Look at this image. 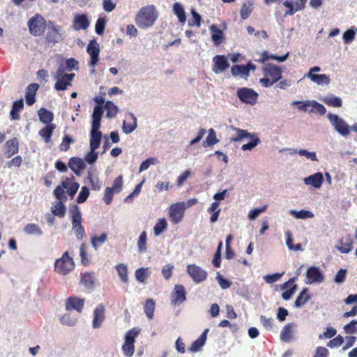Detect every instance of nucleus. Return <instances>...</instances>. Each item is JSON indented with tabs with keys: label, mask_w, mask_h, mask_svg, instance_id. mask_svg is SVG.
<instances>
[{
	"label": "nucleus",
	"mask_w": 357,
	"mask_h": 357,
	"mask_svg": "<svg viewBox=\"0 0 357 357\" xmlns=\"http://www.w3.org/2000/svg\"><path fill=\"white\" fill-rule=\"evenodd\" d=\"M151 273L149 268H139L135 271V276L138 282L144 283L145 280L151 275Z\"/></svg>",
	"instance_id": "nucleus-40"
},
{
	"label": "nucleus",
	"mask_w": 357,
	"mask_h": 357,
	"mask_svg": "<svg viewBox=\"0 0 357 357\" xmlns=\"http://www.w3.org/2000/svg\"><path fill=\"white\" fill-rule=\"evenodd\" d=\"M84 305V299L77 297H69L66 301V310L68 311L75 310L78 313L82 312Z\"/></svg>",
	"instance_id": "nucleus-17"
},
{
	"label": "nucleus",
	"mask_w": 357,
	"mask_h": 357,
	"mask_svg": "<svg viewBox=\"0 0 357 357\" xmlns=\"http://www.w3.org/2000/svg\"><path fill=\"white\" fill-rule=\"evenodd\" d=\"M335 248L344 254L349 253L352 250V240L348 237L345 241L342 238L338 241Z\"/></svg>",
	"instance_id": "nucleus-36"
},
{
	"label": "nucleus",
	"mask_w": 357,
	"mask_h": 357,
	"mask_svg": "<svg viewBox=\"0 0 357 357\" xmlns=\"http://www.w3.org/2000/svg\"><path fill=\"white\" fill-rule=\"evenodd\" d=\"M38 88L39 85L36 83H32L27 86L25 99L28 105L31 106L36 102V95Z\"/></svg>",
	"instance_id": "nucleus-25"
},
{
	"label": "nucleus",
	"mask_w": 357,
	"mask_h": 357,
	"mask_svg": "<svg viewBox=\"0 0 357 357\" xmlns=\"http://www.w3.org/2000/svg\"><path fill=\"white\" fill-rule=\"evenodd\" d=\"M327 118L336 132L342 137H347L351 132V126L339 115L329 112Z\"/></svg>",
	"instance_id": "nucleus-5"
},
{
	"label": "nucleus",
	"mask_w": 357,
	"mask_h": 357,
	"mask_svg": "<svg viewBox=\"0 0 357 357\" xmlns=\"http://www.w3.org/2000/svg\"><path fill=\"white\" fill-rule=\"evenodd\" d=\"M208 331L209 329L206 328L201 335L191 344L188 348V351L190 353H196L202 350L203 347L206 344Z\"/></svg>",
	"instance_id": "nucleus-18"
},
{
	"label": "nucleus",
	"mask_w": 357,
	"mask_h": 357,
	"mask_svg": "<svg viewBox=\"0 0 357 357\" xmlns=\"http://www.w3.org/2000/svg\"><path fill=\"white\" fill-rule=\"evenodd\" d=\"M64 37L65 31L62 26L54 25V24L50 21L47 25V32L46 34L47 42L54 45L63 40Z\"/></svg>",
	"instance_id": "nucleus-7"
},
{
	"label": "nucleus",
	"mask_w": 357,
	"mask_h": 357,
	"mask_svg": "<svg viewBox=\"0 0 357 357\" xmlns=\"http://www.w3.org/2000/svg\"><path fill=\"white\" fill-rule=\"evenodd\" d=\"M187 272L192 280L197 283L204 282L208 276L207 272L196 264H190L187 266Z\"/></svg>",
	"instance_id": "nucleus-10"
},
{
	"label": "nucleus",
	"mask_w": 357,
	"mask_h": 357,
	"mask_svg": "<svg viewBox=\"0 0 357 357\" xmlns=\"http://www.w3.org/2000/svg\"><path fill=\"white\" fill-rule=\"evenodd\" d=\"M68 167L77 175H81V171L86 168L84 160L79 157H72L68 161Z\"/></svg>",
	"instance_id": "nucleus-20"
},
{
	"label": "nucleus",
	"mask_w": 357,
	"mask_h": 357,
	"mask_svg": "<svg viewBox=\"0 0 357 357\" xmlns=\"http://www.w3.org/2000/svg\"><path fill=\"white\" fill-rule=\"evenodd\" d=\"M306 284L321 283L324 280V275L319 268L311 266L306 271Z\"/></svg>",
	"instance_id": "nucleus-12"
},
{
	"label": "nucleus",
	"mask_w": 357,
	"mask_h": 357,
	"mask_svg": "<svg viewBox=\"0 0 357 357\" xmlns=\"http://www.w3.org/2000/svg\"><path fill=\"white\" fill-rule=\"evenodd\" d=\"M70 214L72 220V229L76 238L81 241L85 236V230L82 225V213L79 206L74 204L70 209Z\"/></svg>",
	"instance_id": "nucleus-3"
},
{
	"label": "nucleus",
	"mask_w": 357,
	"mask_h": 357,
	"mask_svg": "<svg viewBox=\"0 0 357 357\" xmlns=\"http://www.w3.org/2000/svg\"><path fill=\"white\" fill-rule=\"evenodd\" d=\"M107 235L106 233H102L100 236H93L91 238L92 246L97 249L99 246L102 245L107 240Z\"/></svg>",
	"instance_id": "nucleus-61"
},
{
	"label": "nucleus",
	"mask_w": 357,
	"mask_h": 357,
	"mask_svg": "<svg viewBox=\"0 0 357 357\" xmlns=\"http://www.w3.org/2000/svg\"><path fill=\"white\" fill-rule=\"evenodd\" d=\"M311 295L309 294L308 289L304 288L296 298L294 306L297 308L302 307L307 303L311 298Z\"/></svg>",
	"instance_id": "nucleus-32"
},
{
	"label": "nucleus",
	"mask_w": 357,
	"mask_h": 357,
	"mask_svg": "<svg viewBox=\"0 0 357 357\" xmlns=\"http://www.w3.org/2000/svg\"><path fill=\"white\" fill-rule=\"evenodd\" d=\"M96 149H95L90 148V151L85 155L84 158L83 159L84 162L86 161L90 165H92L96 162L98 157V153L96 151Z\"/></svg>",
	"instance_id": "nucleus-60"
},
{
	"label": "nucleus",
	"mask_w": 357,
	"mask_h": 357,
	"mask_svg": "<svg viewBox=\"0 0 357 357\" xmlns=\"http://www.w3.org/2000/svg\"><path fill=\"white\" fill-rule=\"evenodd\" d=\"M59 320L63 325L67 326H74L76 325L77 321V319L72 317L70 313H66L61 316Z\"/></svg>",
	"instance_id": "nucleus-53"
},
{
	"label": "nucleus",
	"mask_w": 357,
	"mask_h": 357,
	"mask_svg": "<svg viewBox=\"0 0 357 357\" xmlns=\"http://www.w3.org/2000/svg\"><path fill=\"white\" fill-rule=\"evenodd\" d=\"M185 211L184 202L170 205L169 214L174 224H178L183 220Z\"/></svg>",
	"instance_id": "nucleus-11"
},
{
	"label": "nucleus",
	"mask_w": 357,
	"mask_h": 357,
	"mask_svg": "<svg viewBox=\"0 0 357 357\" xmlns=\"http://www.w3.org/2000/svg\"><path fill=\"white\" fill-rule=\"evenodd\" d=\"M24 100L22 98L15 101L10 111V118L12 120H18L20 119L19 112L24 108Z\"/></svg>",
	"instance_id": "nucleus-35"
},
{
	"label": "nucleus",
	"mask_w": 357,
	"mask_h": 357,
	"mask_svg": "<svg viewBox=\"0 0 357 357\" xmlns=\"http://www.w3.org/2000/svg\"><path fill=\"white\" fill-rule=\"evenodd\" d=\"M56 80L54 84L55 90L59 91H65L68 89L69 86L71 85L70 83L66 81V79L63 77L61 78L55 79Z\"/></svg>",
	"instance_id": "nucleus-59"
},
{
	"label": "nucleus",
	"mask_w": 357,
	"mask_h": 357,
	"mask_svg": "<svg viewBox=\"0 0 357 357\" xmlns=\"http://www.w3.org/2000/svg\"><path fill=\"white\" fill-rule=\"evenodd\" d=\"M310 101L307 100H295L291 102V105H297L298 110L302 112H307L310 109Z\"/></svg>",
	"instance_id": "nucleus-64"
},
{
	"label": "nucleus",
	"mask_w": 357,
	"mask_h": 357,
	"mask_svg": "<svg viewBox=\"0 0 357 357\" xmlns=\"http://www.w3.org/2000/svg\"><path fill=\"white\" fill-rule=\"evenodd\" d=\"M191 14H192V20H190L188 21V26H196L197 27H199L201 25V21H202V17L201 15L195 11V9L191 10Z\"/></svg>",
	"instance_id": "nucleus-57"
},
{
	"label": "nucleus",
	"mask_w": 357,
	"mask_h": 357,
	"mask_svg": "<svg viewBox=\"0 0 357 357\" xmlns=\"http://www.w3.org/2000/svg\"><path fill=\"white\" fill-rule=\"evenodd\" d=\"M229 128L235 132V134L231 137L230 142H241L251 136V132H248L247 130L243 129L236 128L234 126H230Z\"/></svg>",
	"instance_id": "nucleus-26"
},
{
	"label": "nucleus",
	"mask_w": 357,
	"mask_h": 357,
	"mask_svg": "<svg viewBox=\"0 0 357 357\" xmlns=\"http://www.w3.org/2000/svg\"><path fill=\"white\" fill-rule=\"evenodd\" d=\"M252 3L249 2V3H244L241 8V18L245 20H246L247 18H248V17L250 16V15L251 14L252 10H253V7H252Z\"/></svg>",
	"instance_id": "nucleus-56"
},
{
	"label": "nucleus",
	"mask_w": 357,
	"mask_h": 357,
	"mask_svg": "<svg viewBox=\"0 0 357 357\" xmlns=\"http://www.w3.org/2000/svg\"><path fill=\"white\" fill-rule=\"evenodd\" d=\"M66 210V206L61 201L54 203L51 207L52 213L59 218H63L65 216Z\"/></svg>",
	"instance_id": "nucleus-42"
},
{
	"label": "nucleus",
	"mask_w": 357,
	"mask_h": 357,
	"mask_svg": "<svg viewBox=\"0 0 357 357\" xmlns=\"http://www.w3.org/2000/svg\"><path fill=\"white\" fill-rule=\"evenodd\" d=\"M92 326L93 328H99L105 319V307L100 303L93 310Z\"/></svg>",
	"instance_id": "nucleus-14"
},
{
	"label": "nucleus",
	"mask_w": 357,
	"mask_h": 357,
	"mask_svg": "<svg viewBox=\"0 0 357 357\" xmlns=\"http://www.w3.org/2000/svg\"><path fill=\"white\" fill-rule=\"evenodd\" d=\"M172 11L178 17V21L184 24L186 21V15L183 5L179 2H176L173 5Z\"/></svg>",
	"instance_id": "nucleus-37"
},
{
	"label": "nucleus",
	"mask_w": 357,
	"mask_h": 357,
	"mask_svg": "<svg viewBox=\"0 0 357 357\" xmlns=\"http://www.w3.org/2000/svg\"><path fill=\"white\" fill-rule=\"evenodd\" d=\"M186 300V291L182 284H176L172 293L171 301L174 305L181 304Z\"/></svg>",
	"instance_id": "nucleus-13"
},
{
	"label": "nucleus",
	"mask_w": 357,
	"mask_h": 357,
	"mask_svg": "<svg viewBox=\"0 0 357 357\" xmlns=\"http://www.w3.org/2000/svg\"><path fill=\"white\" fill-rule=\"evenodd\" d=\"M282 3L287 8L284 14V17L294 15L296 13L302 10L296 1L284 0L282 1Z\"/></svg>",
	"instance_id": "nucleus-29"
},
{
	"label": "nucleus",
	"mask_w": 357,
	"mask_h": 357,
	"mask_svg": "<svg viewBox=\"0 0 357 357\" xmlns=\"http://www.w3.org/2000/svg\"><path fill=\"white\" fill-rule=\"evenodd\" d=\"M304 183L307 185H310L314 188H320L324 183V176L322 173L317 172L304 178Z\"/></svg>",
	"instance_id": "nucleus-23"
},
{
	"label": "nucleus",
	"mask_w": 357,
	"mask_h": 357,
	"mask_svg": "<svg viewBox=\"0 0 357 357\" xmlns=\"http://www.w3.org/2000/svg\"><path fill=\"white\" fill-rule=\"evenodd\" d=\"M45 20L40 14H36L29 19L28 26L29 32L34 36H40L43 35L45 27Z\"/></svg>",
	"instance_id": "nucleus-8"
},
{
	"label": "nucleus",
	"mask_w": 357,
	"mask_h": 357,
	"mask_svg": "<svg viewBox=\"0 0 357 357\" xmlns=\"http://www.w3.org/2000/svg\"><path fill=\"white\" fill-rule=\"evenodd\" d=\"M289 214L293 215L296 219H307L314 217V214L312 211L304 209L301 211L291 209L289 211Z\"/></svg>",
	"instance_id": "nucleus-46"
},
{
	"label": "nucleus",
	"mask_w": 357,
	"mask_h": 357,
	"mask_svg": "<svg viewBox=\"0 0 357 357\" xmlns=\"http://www.w3.org/2000/svg\"><path fill=\"white\" fill-rule=\"evenodd\" d=\"M90 22L85 14H77L73 20V28L74 30H85L89 26Z\"/></svg>",
	"instance_id": "nucleus-21"
},
{
	"label": "nucleus",
	"mask_w": 357,
	"mask_h": 357,
	"mask_svg": "<svg viewBox=\"0 0 357 357\" xmlns=\"http://www.w3.org/2000/svg\"><path fill=\"white\" fill-rule=\"evenodd\" d=\"M159 161L156 158H149L140 164L139 172L141 173L148 169L151 165H155Z\"/></svg>",
	"instance_id": "nucleus-55"
},
{
	"label": "nucleus",
	"mask_w": 357,
	"mask_h": 357,
	"mask_svg": "<svg viewBox=\"0 0 357 357\" xmlns=\"http://www.w3.org/2000/svg\"><path fill=\"white\" fill-rule=\"evenodd\" d=\"M56 128L55 124L47 125L45 128H42L39 131V135L44 139L46 143H49L51 141V137L54 130Z\"/></svg>",
	"instance_id": "nucleus-38"
},
{
	"label": "nucleus",
	"mask_w": 357,
	"mask_h": 357,
	"mask_svg": "<svg viewBox=\"0 0 357 357\" xmlns=\"http://www.w3.org/2000/svg\"><path fill=\"white\" fill-rule=\"evenodd\" d=\"M128 116L132 120V123H127L126 121H123L122 130L126 134L132 132L137 127V120L135 114L132 112L128 113Z\"/></svg>",
	"instance_id": "nucleus-31"
},
{
	"label": "nucleus",
	"mask_w": 357,
	"mask_h": 357,
	"mask_svg": "<svg viewBox=\"0 0 357 357\" xmlns=\"http://www.w3.org/2000/svg\"><path fill=\"white\" fill-rule=\"evenodd\" d=\"M102 132L99 130H91L89 146L91 149H98L101 143Z\"/></svg>",
	"instance_id": "nucleus-28"
},
{
	"label": "nucleus",
	"mask_w": 357,
	"mask_h": 357,
	"mask_svg": "<svg viewBox=\"0 0 357 357\" xmlns=\"http://www.w3.org/2000/svg\"><path fill=\"white\" fill-rule=\"evenodd\" d=\"M19 143L16 138H13L7 141L6 147L7 150L6 151V155L7 158H10L14 154L18 152Z\"/></svg>",
	"instance_id": "nucleus-39"
},
{
	"label": "nucleus",
	"mask_w": 357,
	"mask_h": 357,
	"mask_svg": "<svg viewBox=\"0 0 357 357\" xmlns=\"http://www.w3.org/2000/svg\"><path fill=\"white\" fill-rule=\"evenodd\" d=\"M80 283L87 289L93 290L96 287L98 280L94 273L86 272L82 274Z\"/></svg>",
	"instance_id": "nucleus-19"
},
{
	"label": "nucleus",
	"mask_w": 357,
	"mask_h": 357,
	"mask_svg": "<svg viewBox=\"0 0 357 357\" xmlns=\"http://www.w3.org/2000/svg\"><path fill=\"white\" fill-rule=\"evenodd\" d=\"M280 153L282 152H289L290 155H294L298 153L300 156H305L307 159L312 160V161H318L317 154L314 151H308L305 149H300L297 151L295 149H290V148H284L280 150Z\"/></svg>",
	"instance_id": "nucleus-22"
},
{
	"label": "nucleus",
	"mask_w": 357,
	"mask_h": 357,
	"mask_svg": "<svg viewBox=\"0 0 357 357\" xmlns=\"http://www.w3.org/2000/svg\"><path fill=\"white\" fill-rule=\"evenodd\" d=\"M213 71L215 74L224 72L229 66V62L224 55H216L213 58Z\"/></svg>",
	"instance_id": "nucleus-16"
},
{
	"label": "nucleus",
	"mask_w": 357,
	"mask_h": 357,
	"mask_svg": "<svg viewBox=\"0 0 357 357\" xmlns=\"http://www.w3.org/2000/svg\"><path fill=\"white\" fill-rule=\"evenodd\" d=\"M158 17V13L153 6L142 7L136 15L135 22L140 29L152 26Z\"/></svg>",
	"instance_id": "nucleus-1"
},
{
	"label": "nucleus",
	"mask_w": 357,
	"mask_h": 357,
	"mask_svg": "<svg viewBox=\"0 0 357 357\" xmlns=\"http://www.w3.org/2000/svg\"><path fill=\"white\" fill-rule=\"evenodd\" d=\"M211 33V40L215 45H219L224 39V34L222 30L218 28L215 24H212L209 27Z\"/></svg>",
	"instance_id": "nucleus-30"
},
{
	"label": "nucleus",
	"mask_w": 357,
	"mask_h": 357,
	"mask_svg": "<svg viewBox=\"0 0 357 357\" xmlns=\"http://www.w3.org/2000/svg\"><path fill=\"white\" fill-rule=\"evenodd\" d=\"M75 268V262L69 256L68 252H65L62 257L54 261V271L61 275H66Z\"/></svg>",
	"instance_id": "nucleus-4"
},
{
	"label": "nucleus",
	"mask_w": 357,
	"mask_h": 357,
	"mask_svg": "<svg viewBox=\"0 0 357 357\" xmlns=\"http://www.w3.org/2000/svg\"><path fill=\"white\" fill-rule=\"evenodd\" d=\"M86 52L91 56L90 66L94 67L99 60L100 53L99 44L95 39L89 42L86 48Z\"/></svg>",
	"instance_id": "nucleus-15"
},
{
	"label": "nucleus",
	"mask_w": 357,
	"mask_h": 357,
	"mask_svg": "<svg viewBox=\"0 0 357 357\" xmlns=\"http://www.w3.org/2000/svg\"><path fill=\"white\" fill-rule=\"evenodd\" d=\"M38 114L40 121L46 125L52 124V122L54 119V114L52 112L43 107L38 111Z\"/></svg>",
	"instance_id": "nucleus-34"
},
{
	"label": "nucleus",
	"mask_w": 357,
	"mask_h": 357,
	"mask_svg": "<svg viewBox=\"0 0 357 357\" xmlns=\"http://www.w3.org/2000/svg\"><path fill=\"white\" fill-rule=\"evenodd\" d=\"M250 140L248 143L243 144L241 146L243 151H251L261 143L260 139L257 137V134L251 133V136L248 137Z\"/></svg>",
	"instance_id": "nucleus-43"
},
{
	"label": "nucleus",
	"mask_w": 357,
	"mask_h": 357,
	"mask_svg": "<svg viewBox=\"0 0 357 357\" xmlns=\"http://www.w3.org/2000/svg\"><path fill=\"white\" fill-rule=\"evenodd\" d=\"M167 227V222L165 218H160L153 227L155 236H159Z\"/></svg>",
	"instance_id": "nucleus-54"
},
{
	"label": "nucleus",
	"mask_w": 357,
	"mask_h": 357,
	"mask_svg": "<svg viewBox=\"0 0 357 357\" xmlns=\"http://www.w3.org/2000/svg\"><path fill=\"white\" fill-rule=\"evenodd\" d=\"M344 331L347 334H356L357 333V319L351 320L349 323L344 325L343 327Z\"/></svg>",
	"instance_id": "nucleus-62"
},
{
	"label": "nucleus",
	"mask_w": 357,
	"mask_h": 357,
	"mask_svg": "<svg viewBox=\"0 0 357 357\" xmlns=\"http://www.w3.org/2000/svg\"><path fill=\"white\" fill-rule=\"evenodd\" d=\"M155 303L152 298H149L145 301L144 305V313L149 319H152L154 315Z\"/></svg>",
	"instance_id": "nucleus-44"
},
{
	"label": "nucleus",
	"mask_w": 357,
	"mask_h": 357,
	"mask_svg": "<svg viewBox=\"0 0 357 357\" xmlns=\"http://www.w3.org/2000/svg\"><path fill=\"white\" fill-rule=\"evenodd\" d=\"M103 114V107L96 105L94 107L92 114L91 129L99 130L100 128V122Z\"/></svg>",
	"instance_id": "nucleus-24"
},
{
	"label": "nucleus",
	"mask_w": 357,
	"mask_h": 357,
	"mask_svg": "<svg viewBox=\"0 0 357 357\" xmlns=\"http://www.w3.org/2000/svg\"><path fill=\"white\" fill-rule=\"evenodd\" d=\"M106 23L107 20L105 17H99L97 20L95 25V31L98 35L101 36L103 34Z\"/></svg>",
	"instance_id": "nucleus-58"
},
{
	"label": "nucleus",
	"mask_w": 357,
	"mask_h": 357,
	"mask_svg": "<svg viewBox=\"0 0 357 357\" xmlns=\"http://www.w3.org/2000/svg\"><path fill=\"white\" fill-rule=\"evenodd\" d=\"M231 73L233 76H241V77H247L248 69L245 65H234L232 66L231 69Z\"/></svg>",
	"instance_id": "nucleus-52"
},
{
	"label": "nucleus",
	"mask_w": 357,
	"mask_h": 357,
	"mask_svg": "<svg viewBox=\"0 0 357 357\" xmlns=\"http://www.w3.org/2000/svg\"><path fill=\"white\" fill-rule=\"evenodd\" d=\"M309 112L322 116L326 113V109L322 104L316 100H311Z\"/></svg>",
	"instance_id": "nucleus-48"
},
{
	"label": "nucleus",
	"mask_w": 357,
	"mask_h": 357,
	"mask_svg": "<svg viewBox=\"0 0 357 357\" xmlns=\"http://www.w3.org/2000/svg\"><path fill=\"white\" fill-rule=\"evenodd\" d=\"M264 77L259 79V83L266 88L272 86L282 78V69L273 63H266L262 68Z\"/></svg>",
	"instance_id": "nucleus-2"
},
{
	"label": "nucleus",
	"mask_w": 357,
	"mask_h": 357,
	"mask_svg": "<svg viewBox=\"0 0 357 357\" xmlns=\"http://www.w3.org/2000/svg\"><path fill=\"white\" fill-rule=\"evenodd\" d=\"M24 232L28 235L42 236L43 232L41 228L36 224L29 223L23 229Z\"/></svg>",
	"instance_id": "nucleus-41"
},
{
	"label": "nucleus",
	"mask_w": 357,
	"mask_h": 357,
	"mask_svg": "<svg viewBox=\"0 0 357 357\" xmlns=\"http://www.w3.org/2000/svg\"><path fill=\"white\" fill-rule=\"evenodd\" d=\"M310 79L318 85H328L330 83V78L326 74L310 75Z\"/></svg>",
	"instance_id": "nucleus-50"
},
{
	"label": "nucleus",
	"mask_w": 357,
	"mask_h": 357,
	"mask_svg": "<svg viewBox=\"0 0 357 357\" xmlns=\"http://www.w3.org/2000/svg\"><path fill=\"white\" fill-rule=\"evenodd\" d=\"M219 142L216 137L215 131L213 128L208 130V135L206 137L205 141L203 142L204 147L212 146Z\"/></svg>",
	"instance_id": "nucleus-51"
},
{
	"label": "nucleus",
	"mask_w": 357,
	"mask_h": 357,
	"mask_svg": "<svg viewBox=\"0 0 357 357\" xmlns=\"http://www.w3.org/2000/svg\"><path fill=\"white\" fill-rule=\"evenodd\" d=\"M116 270L121 282L127 284L128 282V266L125 264H119L116 265Z\"/></svg>",
	"instance_id": "nucleus-49"
},
{
	"label": "nucleus",
	"mask_w": 357,
	"mask_h": 357,
	"mask_svg": "<svg viewBox=\"0 0 357 357\" xmlns=\"http://www.w3.org/2000/svg\"><path fill=\"white\" fill-rule=\"evenodd\" d=\"M236 96L243 103L254 105L257 102L259 94L252 89L242 87L238 89Z\"/></svg>",
	"instance_id": "nucleus-9"
},
{
	"label": "nucleus",
	"mask_w": 357,
	"mask_h": 357,
	"mask_svg": "<svg viewBox=\"0 0 357 357\" xmlns=\"http://www.w3.org/2000/svg\"><path fill=\"white\" fill-rule=\"evenodd\" d=\"M140 333V330L133 328L129 330L125 335V342L122 345V351L124 356L131 357L135 352V342Z\"/></svg>",
	"instance_id": "nucleus-6"
},
{
	"label": "nucleus",
	"mask_w": 357,
	"mask_h": 357,
	"mask_svg": "<svg viewBox=\"0 0 357 357\" xmlns=\"http://www.w3.org/2000/svg\"><path fill=\"white\" fill-rule=\"evenodd\" d=\"M296 326L294 323H289L286 324L281 331L280 337L282 342H290L293 339V330L292 328Z\"/></svg>",
	"instance_id": "nucleus-27"
},
{
	"label": "nucleus",
	"mask_w": 357,
	"mask_h": 357,
	"mask_svg": "<svg viewBox=\"0 0 357 357\" xmlns=\"http://www.w3.org/2000/svg\"><path fill=\"white\" fill-rule=\"evenodd\" d=\"M104 108L107 111L106 116L109 119L115 117L119 112L118 107L109 100L105 102Z\"/></svg>",
	"instance_id": "nucleus-47"
},
{
	"label": "nucleus",
	"mask_w": 357,
	"mask_h": 357,
	"mask_svg": "<svg viewBox=\"0 0 357 357\" xmlns=\"http://www.w3.org/2000/svg\"><path fill=\"white\" fill-rule=\"evenodd\" d=\"M147 236L145 231H142L138 238L137 245L139 253H144L147 251Z\"/></svg>",
	"instance_id": "nucleus-45"
},
{
	"label": "nucleus",
	"mask_w": 357,
	"mask_h": 357,
	"mask_svg": "<svg viewBox=\"0 0 357 357\" xmlns=\"http://www.w3.org/2000/svg\"><path fill=\"white\" fill-rule=\"evenodd\" d=\"M260 321L267 331H273L274 328V320L272 318H267L264 315L260 316Z\"/></svg>",
	"instance_id": "nucleus-63"
},
{
	"label": "nucleus",
	"mask_w": 357,
	"mask_h": 357,
	"mask_svg": "<svg viewBox=\"0 0 357 357\" xmlns=\"http://www.w3.org/2000/svg\"><path fill=\"white\" fill-rule=\"evenodd\" d=\"M321 100L329 107H340L342 105V99L340 97L335 96L333 94H328L327 96L323 97Z\"/></svg>",
	"instance_id": "nucleus-33"
}]
</instances>
